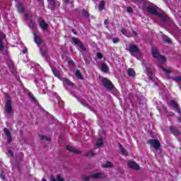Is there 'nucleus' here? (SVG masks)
I'll return each instance as SVG.
<instances>
[{
	"label": "nucleus",
	"instance_id": "c85d7f7f",
	"mask_svg": "<svg viewBox=\"0 0 181 181\" xmlns=\"http://www.w3.org/2000/svg\"><path fill=\"white\" fill-rule=\"evenodd\" d=\"M105 8V1H102L99 5V11H103Z\"/></svg>",
	"mask_w": 181,
	"mask_h": 181
},
{
	"label": "nucleus",
	"instance_id": "6e6552de",
	"mask_svg": "<svg viewBox=\"0 0 181 181\" xmlns=\"http://www.w3.org/2000/svg\"><path fill=\"white\" fill-rule=\"evenodd\" d=\"M72 42L75 44L77 45L79 47V50L81 52H86V47H84V45L80 42L78 38L77 37H74L72 39Z\"/></svg>",
	"mask_w": 181,
	"mask_h": 181
},
{
	"label": "nucleus",
	"instance_id": "393cba45",
	"mask_svg": "<svg viewBox=\"0 0 181 181\" xmlns=\"http://www.w3.org/2000/svg\"><path fill=\"white\" fill-rule=\"evenodd\" d=\"M35 42L36 43V45H37V46H39V45H41L42 39L40 38V37L35 35Z\"/></svg>",
	"mask_w": 181,
	"mask_h": 181
},
{
	"label": "nucleus",
	"instance_id": "9d476101",
	"mask_svg": "<svg viewBox=\"0 0 181 181\" xmlns=\"http://www.w3.org/2000/svg\"><path fill=\"white\" fill-rule=\"evenodd\" d=\"M127 165L131 168V169H134L136 170L139 169V165L135 163V161L129 160L128 161Z\"/></svg>",
	"mask_w": 181,
	"mask_h": 181
},
{
	"label": "nucleus",
	"instance_id": "a211bd4d",
	"mask_svg": "<svg viewBox=\"0 0 181 181\" xmlns=\"http://www.w3.org/2000/svg\"><path fill=\"white\" fill-rule=\"evenodd\" d=\"M127 74L128 76H129L130 77H135V76L136 75V74L135 73V70H134V69L132 68L128 69Z\"/></svg>",
	"mask_w": 181,
	"mask_h": 181
},
{
	"label": "nucleus",
	"instance_id": "a19ab883",
	"mask_svg": "<svg viewBox=\"0 0 181 181\" xmlns=\"http://www.w3.org/2000/svg\"><path fill=\"white\" fill-rule=\"evenodd\" d=\"M8 153H9V155H11V156H13V151H12V150H8Z\"/></svg>",
	"mask_w": 181,
	"mask_h": 181
},
{
	"label": "nucleus",
	"instance_id": "a878e982",
	"mask_svg": "<svg viewBox=\"0 0 181 181\" xmlns=\"http://www.w3.org/2000/svg\"><path fill=\"white\" fill-rule=\"evenodd\" d=\"M49 2V7L51 8H54L56 6V0H48Z\"/></svg>",
	"mask_w": 181,
	"mask_h": 181
},
{
	"label": "nucleus",
	"instance_id": "20e7f679",
	"mask_svg": "<svg viewBox=\"0 0 181 181\" xmlns=\"http://www.w3.org/2000/svg\"><path fill=\"white\" fill-rule=\"evenodd\" d=\"M129 51L132 56H134V57H136L138 59H141V52H139V49L136 45H130L129 47Z\"/></svg>",
	"mask_w": 181,
	"mask_h": 181
},
{
	"label": "nucleus",
	"instance_id": "c9c22d12",
	"mask_svg": "<svg viewBox=\"0 0 181 181\" xmlns=\"http://www.w3.org/2000/svg\"><path fill=\"white\" fill-rule=\"evenodd\" d=\"M103 54L100 53V52H98L97 53V57L98 59H103Z\"/></svg>",
	"mask_w": 181,
	"mask_h": 181
},
{
	"label": "nucleus",
	"instance_id": "7ed1b4c3",
	"mask_svg": "<svg viewBox=\"0 0 181 181\" xmlns=\"http://www.w3.org/2000/svg\"><path fill=\"white\" fill-rule=\"evenodd\" d=\"M6 97L7 98L5 107H4V111L5 112H7L8 115H12L13 110H12V103L11 100V98L9 97V95L6 94Z\"/></svg>",
	"mask_w": 181,
	"mask_h": 181
},
{
	"label": "nucleus",
	"instance_id": "4c0bfd02",
	"mask_svg": "<svg viewBox=\"0 0 181 181\" xmlns=\"http://www.w3.org/2000/svg\"><path fill=\"white\" fill-rule=\"evenodd\" d=\"M164 42H166L167 43H170V42H172V40H170V38L168 37L164 39Z\"/></svg>",
	"mask_w": 181,
	"mask_h": 181
},
{
	"label": "nucleus",
	"instance_id": "4468645a",
	"mask_svg": "<svg viewBox=\"0 0 181 181\" xmlns=\"http://www.w3.org/2000/svg\"><path fill=\"white\" fill-rule=\"evenodd\" d=\"M170 105H171V107H173V108H175L177 110V112H178V114H180V107H179V106L177 105V103H176V101L172 100L170 103Z\"/></svg>",
	"mask_w": 181,
	"mask_h": 181
},
{
	"label": "nucleus",
	"instance_id": "c03bdc74",
	"mask_svg": "<svg viewBox=\"0 0 181 181\" xmlns=\"http://www.w3.org/2000/svg\"><path fill=\"white\" fill-rule=\"evenodd\" d=\"M108 23V20H105V25H107Z\"/></svg>",
	"mask_w": 181,
	"mask_h": 181
},
{
	"label": "nucleus",
	"instance_id": "6ab92c4d",
	"mask_svg": "<svg viewBox=\"0 0 181 181\" xmlns=\"http://www.w3.org/2000/svg\"><path fill=\"white\" fill-rule=\"evenodd\" d=\"M122 33H123V35H125V36H127V37H129V36H136V32H135L134 30L132 31L131 35H128L127 33V30L123 29V30H122Z\"/></svg>",
	"mask_w": 181,
	"mask_h": 181
},
{
	"label": "nucleus",
	"instance_id": "2eb2a0df",
	"mask_svg": "<svg viewBox=\"0 0 181 181\" xmlns=\"http://www.w3.org/2000/svg\"><path fill=\"white\" fill-rule=\"evenodd\" d=\"M52 72L55 77H57L61 81L63 80V78H62V73H60L57 69L52 68Z\"/></svg>",
	"mask_w": 181,
	"mask_h": 181
},
{
	"label": "nucleus",
	"instance_id": "0eeeda50",
	"mask_svg": "<svg viewBox=\"0 0 181 181\" xmlns=\"http://www.w3.org/2000/svg\"><path fill=\"white\" fill-rule=\"evenodd\" d=\"M102 84H103V86L108 90H112V88H114V85H112V83H111V81L106 78H103L102 79Z\"/></svg>",
	"mask_w": 181,
	"mask_h": 181
},
{
	"label": "nucleus",
	"instance_id": "39448f33",
	"mask_svg": "<svg viewBox=\"0 0 181 181\" xmlns=\"http://www.w3.org/2000/svg\"><path fill=\"white\" fill-rule=\"evenodd\" d=\"M148 144L150 145L151 148L155 149V151H158V149L160 148V143L156 139H150Z\"/></svg>",
	"mask_w": 181,
	"mask_h": 181
},
{
	"label": "nucleus",
	"instance_id": "f704fd0d",
	"mask_svg": "<svg viewBox=\"0 0 181 181\" xmlns=\"http://www.w3.org/2000/svg\"><path fill=\"white\" fill-rule=\"evenodd\" d=\"M41 53L43 57H47V53L46 52V51H43V49H41Z\"/></svg>",
	"mask_w": 181,
	"mask_h": 181
},
{
	"label": "nucleus",
	"instance_id": "1a4fd4ad",
	"mask_svg": "<svg viewBox=\"0 0 181 181\" xmlns=\"http://www.w3.org/2000/svg\"><path fill=\"white\" fill-rule=\"evenodd\" d=\"M145 69L146 70L148 73V76L149 80H153V75H152V71L151 70V64H148L145 66Z\"/></svg>",
	"mask_w": 181,
	"mask_h": 181
},
{
	"label": "nucleus",
	"instance_id": "ddd939ff",
	"mask_svg": "<svg viewBox=\"0 0 181 181\" xmlns=\"http://www.w3.org/2000/svg\"><path fill=\"white\" fill-rule=\"evenodd\" d=\"M90 177H93L94 179H100V177H103V174L101 173H95L92 175L90 177H86L84 178L85 181H88L90 180Z\"/></svg>",
	"mask_w": 181,
	"mask_h": 181
},
{
	"label": "nucleus",
	"instance_id": "e433bc0d",
	"mask_svg": "<svg viewBox=\"0 0 181 181\" xmlns=\"http://www.w3.org/2000/svg\"><path fill=\"white\" fill-rule=\"evenodd\" d=\"M83 15H84V16H86L87 18H88V13H87V11H86V10H83L82 11Z\"/></svg>",
	"mask_w": 181,
	"mask_h": 181
},
{
	"label": "nucleus",
	"instance_id": "c756f323",
	"mask_svg": "<svg viewBox=\"0 0 181 181\" xmlns=\"http://www.w3.org/2000/svg\"><path fill=\"white\" fill-rule=\"evenodd\" d=\"M112 166V163L111 162H107L103 165V168H111Z\"/></svg>",
	"mask_w": 181,
	"mask_h": 181
},
{
	"label": "nucleus",
	"instance_id": "f8f14e48",
	"mask_svg": "<svg viewBox=\"0 0 181 181\" xmlns=\"http://www.w3.org/2000/svg\"><path fill=\"white\" fill-rule=\"evenodd\" d=\"M39 23H40V28H41L42 30H47V28H49V25L46 23V22L40 19Z\"/></svg>",
	"mask_w": 181,
	"mask_h": 181
},
{
	"label": "nucleus",
	"instance_id": "bb28decb",
	"mask_svg": "<svg viewBox=\"0 0 181 181\" xmlns=\"http://www.w3.org/2000/svg\"><path fill=\"white\" fill-rule=\"evenodd\" d=\"M18 12H23V5L21 3H18L16 5Z\"/></svg>",
	"mask_w": 181,
	"mask_h": 181
},
{
	"label": "nucleus",
	"instance_id": "58836bf2",
	"mask_svg": "<svg viewBox=\"0 0 181 181\" xmlns=\"http://www.w3.org/2000/svg\"><path fill=\"white\" fill-rule=\"evenodd\" d=\"M81 104L83 105H84L85 107H87V102H86V100H81Z\"/></svg>",
	"mask_w": 181,
	"mask_h": 181
},
{
	"label": "nucleus",
	"instance_id": "b1692460",
	"mask_svg": "<svg viewBox=\"0 0 181 181\" xmlns=\"http://www.w3.org/2000/svg\"><path fill=\"white\" fill-rule=\"evenodd\" d=\"M75 76L79 80H83V75L81 74V72H80V71L78 69L75 71Z\"/></svg>",
	"mask_w": 181,
	"mask_h": 181
},
{
	"label": "nucleus",
	"instance_id": "72a5a7b5",
	"mask_svg": "<svg viewBox=\"0 0 181 181\" xmlns=\"http://www.w3.org/2000/svg\"><path fill=\"white\" fill-rule=\"evenodd\" d=\"M134 11V10H132V8H131V7H127V12L128 13H132V12Z\"/></svg>",
	"mask_w": 181,
	"mask_h": 181
},
{
	"label": "nucleus",
	"instance_id": "412c9836",
	"mask_svg": "<svg viewBox=\"0 0 181 181\" xmlns=\"http://www.w3.org/2000/svg\"><path fill=\"white\" fill-rule=\"evenodd\" d=\"M50 181H64V178L63 177H62V175H58L57 176V180H56V178L52 177Z\"/></svg>",
	"mask_w": 181,
	"mask_h": 181
},
{
	"label": "nucleus",
	"instance_id": "cd10ccee",
	"mask_svg": "<svg viewBox=\"0 0 181 181\" xmlns=\"http://www.w3.org/2000/svg\"><path fill=\"white\" fill-rule=\"evenodd\" d=\"M103 139H99L97 140V142H96V148H100V146H103Z\"/></svg>",
	"mask_w": 181,
	"mask_h": 181
},
{
	"label": "nucleus",
	"instance_id": "09e8293b",
	"mask_svg": "<svg viewBox=\"0 0 181 181\" xmlns=\"http://www.w3.org/2000/svg\"><path fill=\"white\" fill-rule=\"evenodd\" d=\"M42 181H47V180H45V178H42Z\"/></svg>",
	"mask_w": 181,
	"mask_h": 181
},
{
	"label": "nucleus",
	"instance_id": "5701e85b",
	"mask_svg": "<svg viewBox=\"0 0 181 181\" xmlns=\"http://www.w3.org/2000/svg\"><path fill=\"white\" fill-rule=\"evenodd\" d=\"M100 69L102 70V71H104V73H108V66H107V64H103L100 66Z\"/></svg>",
	"mask_w": 181,
	"mask_h": 181
},
{
	"label": "nucleus",
	"instance_id": "79ce46f5",
	"mask_svg": "<svg viewBox=\"0 0 181 181\" xmlns=\"http://www.w3.org/2000/svg\"><path fill=\"white\" fill-rule=\"evenodd\" d=\"M0 177H1V179L3 180H5V175H2V174H0Z\"/></svg>",
	"mask_w": 181,
	"mask_h": 181
},
{
	"label": "nucleus",
	"instance_id": "49530a36",
	"mask_svg": "<svg viewBox=\"0 0 181 181\" xmlns=\"http://www.w3.org/2000/svg\"><path fill=\"white\" fill-rule=\"evenodd\" d=\"M28 52V50H26V49H24V50H23V53H26Z\"/></svg>",
	"mask_w": 181,
	"mask_h": 181
},
{
	"label": "nucleus",
	"instance_id": "603ef678",
	"mask_svg": "<svg viewBox=\"0 0 181 181\" xmlns=\"http://www.w3.org/2000/svg\"><path fill=\"white\" fill-rule=\"evenodd\" d=\"M13 168L15 169V166H13Z\"/></svg>",
	"mask_w": 181,
	"mask_h": 181
},
{
	"label": "nucleus",
	"instance_id": "f257e3e1",
	"mask_svg": "<svg viewBox=\"0 0 181 181\" xmlns=\"http://www.w3.org/2000/svg\"><path fill=\"white\" fill-rule=\"evenodd\" d=\"M152 54L153 57L157 59V66H158V67L160 68L161 73H163V74H165V76L170 74V69L165 68L163 67V66H162V64H165V63H166V58L159 54V51L158 50L157 48L152 49Z\"/></svg>",
	"mask_w": 181,
	"mask_h": 181
},
{
	"label": "nucleus",
	"instance_id": "2f4dec72",
	"mask_svg": "<svg viewBox=\"0 0 181 181\" xmlns=\"http://www.w3.org/2000/svg\"><path fill=\"white\" fill-rule=\"evenodd\" d=\"M41 139H43L45 141H50V138L47 137V136H42Z\"/></svg>",
	"mask_w": 181,
	"mask_h": 181
},
{
	"label": "nucleus",
	"instance_id": "37998d69",
	"mask_svg": "<svg viewBox=\"0 0 181 181\" xmlns=\"http://www.w3.org/2000/svg\"><path fill=\"white\" fill-rule=\"evenodd\" d=\"M84 60H85V62H86V63L87 64H88V63H90V62H88V61L87 60V59L84 58Z\"/></svg>",
	"mask_w": 181,
	"mask_h": 181
},
{
	"label": "nucleus",
	"instance_id": "f3484780",
	"mask_svg": "<svg viewBox=\"0 0 181 181\" xmlns=\"http://www.w3.org/2000/svg\"><path fill=\"white\" fill-rule=\"evenodd\" d=\"M66 149L69 151V152H73L74 153H81V151L71 147V146H68Z\"/></svg>",
	"mask_w": 181,
	"mask_h": 181
},
{
	"label": "nucleus",
	"instance_id": "7c9ffc66",
	"mask_svg": "<svg viewBox=\"0 0 181 181\" xmlns=\"http://www.w3.org/2000/svg\"><path fill=\"white\" fill-rule=\"evenodd\" d=\"M86 156H87L88 158H90L91 156H94V153L93 151H89L88 153H87L86 154Z\"/></svg>",
	"mask_w": 181,
	"mask_h": 181
},
{
	"label": "nucleus",
	"instance_id": "9b49d317",
	"mask_svg": "<svg viewBox=\"0 0 181 181\" xmlns=\"http://www.w3.org/2000/svg\"><path fill=\"white\" fill-rule=\"evenodd\" d=\"M63 81V84L64 86L66 87V88H67V87H73V86H74V83H73L71 81H70V80H69V78H62Z\"/></svg>",
	"mask_w": 181,
	"mask_h": 181
},
{
	"label": "nucleus",
	"instance_id": "8fccbe9b",
	"mask_svg": "<svg viewBox=\"0 0 181 181\" xmlns=\"http://www.w3.org/2000/svg\"><path fill=\"white\" fill-rule=\"evenodd\" d=\"M31 98H33H33H35L33 97V95H31Z\"/></svg>",
	"mask_w": 181,
	"mask_h": 181
},
{
	"label": "nucleus",
	"instance_id": "dca6fc26",
	"mask_svg": "<svg viewBox=\"0 0 181 181\" xmlns=\"http://www.w3.org/2000/svg\"><path fill=\"white\" fill-rule=\"evenodd\" d=\"M4 134L7 136L8 144H10V142L12 141V137H11V132H9L8 129H4Z\"/></svg>",
	"mask_w": 181,
	"mask_h": 181
},
{
	"label": "nucleus",
	"instance_id": "a18cd8bd",
	"mask_svg": "<svg viewBox=\"0 0 181 181\" xmlns=\"http://www.w3.org/2000/svg\"><path fill=\"white\" fill-rule=\"evenodd\" d=\"M24 16L25 17L26 19H28V14L27 13L24 14Z\"/></svg>",
	"mask_w": 181,
	"mask_h": 181
},
{
	"label": "nucleus",
	"instance_id": "aec40b11",
	"mask_svg": "<svg viewBox=\"0 0 181 181\" xmlns=\"http://www.w3.org/2000/svg\"><path fill=\"white\" fill-rule=\"evenodd\" d=\"M119 146L122 155H123L124 156H127L128 155V151H127L121 144H119Z\"/></svg>",
	"mask_w": 181,
	"mask_h": 181
},
{
	"label": "nucleus",
	"instance_id": "de8ad7c7",
	"mask_svg": "<svg viewBox=\"0 0 181 181\" xmlns=\"http://www.w3.org/2000/svg\"><path fill=\"white\" fill-rule=\"evenodd\" d=\"M55 101V104H59V102H56V100H54Z\"/></svg>",
	"mask_w": 181,
	"mask_h": 181
},
{
	"label": "nucleus",
	"instance_id": "ea45409f",
	"mask_svg": "<svg viewBox=\"0 0 181 181\" xmlns=\"http://www.w3.org/2000/svg\"><path fill=\"white\" fill-rule=\"evenodd\" d=\"M118 38H113L112 39V42H113V43H118Z\"/></svg>",
	"mask_w": 181,
	"mask_h": 181
},
{
	"label": "nucleus",
	"instance_id": "f03ea898",
	"mask_svg": "<svg viewBox=\"0 0 181 181\" xmlns=\"http://www.w3.org/2000/svg\"><path fill=\"white\" fill-rule=\"evenodd\" d=\"M147 11L148 13L154 15V16H156L158 19H160V21H157L158 23H160V22H165V21L168 19V16L159 12V8H158V6H155L154 4L149 5L147 7Z\"/></svg>",
	"mask_w": 181,
	"mask_h": 181
},
{
	"label": "nucleus",
	"instance_id": "3c124183",
	"mask_svg": "<svg viewBox=\"0 0 181 181\" xmlns=\"http://www.w3.org/2000/svg\"><path fill=\"white\" fill-rule=\"evenodd\" d=\"M64 1H65V2H68V1H69V0H64Z\"/></svg>",
	"mask_w": 181,
	"mask_h": 181
},
{
	"label": "nucleus",
	"instance_id": "473e14b6",
	"mask_svg": "<svg viewBox=\"0 0 181 181\" xmlns=\"http://www.w3.org/2000/svg\"><path fill=\"white\" fill-rule=\"evenodd\" d=\"M174 81H181V76H175L173 78Z\"/></svg>",
	"mask_w": 181,
	"mask_h": 181
},
{
	"label": "nucleus",
	"instance_id": "4be33fe9",
	"mask_svg": "<svg viewBox=\"0 0 181 181\" xmlns=\"http://www.w3.org/2000/svg\"><path fill=\"white\" fill-rule=\"evenodd\" d=\"M1 39H5V35L4 33H0V50H4V43Z\"/></svg>",
	"mask_w": 181,
	"mask_h": 181
},
{
	"label": "nucleus",
	"instance_id": "423d86ee",
	"mask_svg": "<svg viewBox=\"0 0 181 181\" xmlns=\"http://www.w3.org/2000/svg\"><path fill=\"white\" fill-rule=\"evenodd\" d=\"M36 86L40 90H42L43 94H46V91H47V86H46V83L42 80H40L36 83Z\"/></svg>",
	"mask_w": 181,
	"mask_h": 181
}]
</instances>
